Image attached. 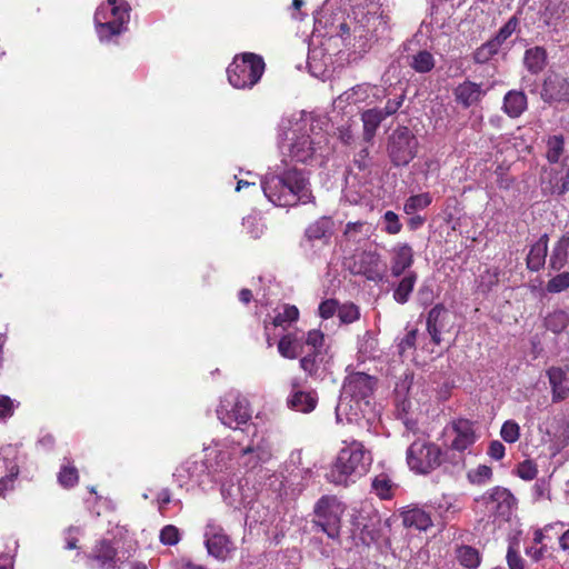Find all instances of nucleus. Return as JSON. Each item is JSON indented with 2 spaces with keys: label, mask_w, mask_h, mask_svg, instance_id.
<instances>
[{
  "label": "nucleus",
  "mask_w": 569,
  "mask_h": 569,
  "mask_svg": "<svg viewBox=\"0 0 569 569\" xmlns=\"http://www.w3.org/2000/svg\"><path fill=\"white\" fill-rule=\"evenodd\" d=\"M370 521L371 523L363 525L360 531V539L367 546L378 541V539L380 538V518L378 516H375L373 518H371Z\"/></svg>",
  "instance_id": "obj_48"
},
{
  "label": "nucleus",
  "mask_w": 569,
  "mask_h": 569,
  "mask_svg": "<svg viewBox=\"0 0 569 569\" xmlns=\"http://www.w3.org/2000/svg\"><path fill=\"white\" fill-rule=\"evenodd\" d=\"M500 437L507 443H515L520 438V426L515 420H507L500 429Z\"/></svg>",
  "instance_id": "obj_52"
},
{
  "label": "nucleus",
  "mask_w": 569,
  "mask_h": 569,
  "mask_svg": "<svg viewBox=\"0 0 569 569\" xmlns=\"http://www.w3.org/2000/svg\"><path fill=\"white\" fill-rule=\"evenodd\" d=\"M333 38L308 39V67L315 77H321L333 64L330 47Z\"/></svg>",
  "instance_id": "obj_14"
},
{
  "label": "nucleus",
  "mask_w": 569,
  "mask_h": 569,
  "mask_svg": "<svg viewBox=\"0 0 569 569\" xmlns=\"http://www.w3.org/2000/svg\"><path fill=\"white\" fill-rule=\"evenodd\" d=\"M299 317V310L296 306H286L282 312H279L272 320L274 327H283L287 323L296 321Z\"/></svg>",
  "instance_id": "obj_55"
},
{
  "label": "nucleus",
  "mask_w": 569,
  "mask_h": 569,
  "mask_svg": "<svg viewBox=\"0 0 569 569\" xmlns=\"http://www.w3.org/2000/svg\"><path fill=\"white\" fill-rule=\"evenodd\" d=\"M376 380L365 372H352L343 381L341 392L358 398L359 400H371Z\"/></svg>",
  "instance_id": "obj_19"
},
{
  "label": "nucleus",
  "mask_w": 569,
  "mask_h": 569,
  "mask_svg": "<svg viewBox=\"0 0 569 569\" xmlns=\"http://www.w3.org/2000/svg\"><path fill=\"white\" fill-rule=\"evenodd\" d=\"M569 248V234H563L555 244L550 258L549 268L559 271L567 263Z\"/></svg>",
  "instance_id": "obj_38"
},
{
  "label": "nucleus",
  "mask_w": 569,
  "mask_h": 569,
  "mask_svg": "<svg viewBox=\"0 0 569 569\" xmlns=\"http://www.w3.org/2000/svg\"><path fill=\"white\" fill-rule=\"evenodd\" d=\"M160 542L164 546H176L180 539V530L173 525H167L160 530Z\"/></svg>",
  "instance_id": "obj_56"
},
{
  "label": "nucleus",
  "mask_w": 569,
  "mask_h": 569,
  "mask_svg": "<svg viewBox=\"0 0 569 569\" xmlns=\"http://www.w3.org/2000/svg\"><path fill=\"white\" fill-rule=\"evenodd\" d=\"M289 408L302 412L309 413L313 411L318 403V396L316 391H302L297 390L291 393L288 398Z\"/></svg>",
  "instance_id": "obj_29"
},
{
  "label": "nucleus",
  "mask_w": 569,
  "mask_h": 569,
  "mask_svg": "<svg viewBox=\"0 0 569 569\" xmlns=\"http://www.w3.org/2000/svg\"><path fill=\"white\" fill-rule=\"evenodd\" d=\"M339 305L335 299H327L319 305V316L323 319L331 318L336 312L338 313Z\"/></svg>",
  "instance_id": "obj_62"
},
{
  "label": "nucleus",
  "mask_w": 569,
  "mask_h": 569,
  "mask_svg": "<svg viewBox=\"0 0 569 569\" xmlns=\"http://www.w3.org/2000/svg\"><path fill=\"white\" fill-rule=\"evenodd\" d=\"M306 337L297 332H289L278 342V351L283 358L296 359L306 352Z\"/></svg>",
  "instance_id": "obj_25"
},
{
  "label": "nucleus",
  "mask_w": 569,
  "mask_h": 569,
  "mask_svg": "<svg viewBox=\"0 0 569 569\" xmlns=\"http://www.w3.org/2000/svg\"><path fill=\"white\" fill-rule=\"evenodd\" d=\"M204 545L208 553L218 560H226L234 550V546L224 529L216 520L211 519L206 525Z\"/></svg>",
  "instance_id": "obj_15"
},
{
  "label": "nucleus",
  "mask_w": 569,
  "mask_h": 569,
  "mask_svg": "<svg viewBox=\"0 0 569 569\" xmlns=\"http://www.w3.org/2000/svg\"><path fill=\"white\" fill-rule=\"evenodd\" d=\"M287 143L281 146L292 161L312 163L328 152V136L321 129L315 130L313 126L306 122H297L287 133Z\"/></svg>",
  "instance_id": "obj_3"
},
{
  "label": "nucleus",
  "mask_w": 569,
  "mask_h": 569,
  "mask_svg": "<svg viewBox=\"0 0 569 569\" xmlns=\"http://www.w3.org/2000/svg\"><path fill=\"white\" fill-rule=\"evenodd\" d=\"M546 51L540 47L528 49L525 53V64L531 73L540 72L546 64Z\"/></svg>",
  "instance_id": "obj_41"
},
{
  "label": "nucleus",
  "mask_w": 569,
  "mask_h": 569,
  "mask_svg": "<svg viewBox=\"0 0 569 569\" xmlns=\"http://www.w3.org/2000/svg\"><path fill=\"white\" fill-rule=\"evenodd\" d=\"M18 473L19 468L14 461L0 457V496H4L7 491L13 488Z\"/></svg>",
  "instance_id": "obj_33"
},
{
  "label": "nucleus",
  "mask_w": 569,
  "mask_h": 569,
  "mask_svg": "<svg viewBox=\"0 0 569 569\" xmlns=\"http://www.w3.org/2000/svg\"><path fill=\"white\" fill-rule=\"evenodd\" d=\"M408 64L418 73H427L435 68L436 61L431 52L419 50L408 57Z\"/></svg>",
  "instance_id": "obj_39"
},
{
  "label": "nucleus",
  "mask_w": 569,
  "mask_h": 569,
  "mask_svg": "<svg viewBox=\"0 0 569 569\" xmlns=\"http://www.w3.org/2000/svg\"><path fill=\"white\" fill-rule=\"evenodd\" d=\"M266 70L263 58L252 52L234 56L227 68L228 82L239 90L252 89Z\"/></svg>",
  "instance_id": "obj_5"
},
{
  "label": "nucleus",
  "mask_w": 569,
  "mask_h": 569,
  "mask_svg": "<svg viewBox=\"0 0 569 569\" xmlns=\"http://www.w3.org/2000/svg\"><path fill=\"white\" fill-rule=\"evenodd\" d=\"M503 39L505 38H490L486 43L476 50L473 54L475 61L477 63L487 62L493 54L499 51Z\"/></svg>",
  "instance_id": "obj_42"
},
{
  "label": "nucleus",
  "mask_w": 569,
  "mask_h": 569,
  "mask_svg": "<svg viewBox=\"0 0 569 569\" xmlns=\"http://www.w3.org/2000/svg\"><path fill=\"white\" fill-rule=\"evenodd\" d=\"M417 279V273L415 271H410L400 280L393 290V299L396 302L400 305L408 302L410 295L416 286Z\"/></svg>",
  "instance_id": "obj_40"
},
{
  "label": "nucleus",
  "mask_w": 569,
  "mask_h": 569,
  "mask_svg": "<svg viewBox=\"0 0 569 569\" xmlns=\"http://www.w3.org/2000/svg\"><path fill=\"white\" fill-rule=\"evenodd\" d=\"M325 336L320 330H310L306 336L307 349L300 359L301 369L311 377H320L327 369L329 356L323 348Z\"/></svg>",
  "instance_id": "obj_12"
},
{
  "label": "nucleus",
  "mask_w": 569,
  "mask_h": 569,
  "mask_svg": "<svg viewBox=\"0 0 569 569\" xmlns=\"http://www.w3.org/2000/svg\"><path fill=\"white\" fill-rule=\"evenodd\" d=\"M527 109V97L522 91L511 90L503 99V110L511 118H518Z\"/></svg>",
  "instance_id": "obj_35"
},
{
  "label": "nucleus",
  "mask_w": 569,
  "mask_h": 569,
  "mask_svg": "<svg viewBox=\"0 0 569 569\" xmlns=\"http://www.w3.org/2000/svg\"><path fill=\"white\" fill-rule=\"evenodd\" d=\"M14 413V405L10 397L0 396V421L7 420Z\"/></svg>",
  "instance_id": "obj_63"
},
{
  "label": "nucleus",
  "mask_w": 569,
  "mask_h": 569,
  "mask_svg": "<svg viewBox=\"0 0 569 569\" xmlns=\"http://www.w3.org/2000/svg\"><path fill=\"white\" fill-rule=\"evenodd\" d=\"M431 201L432 198L428 192L411 196L406 200L403 211L407 214H413L416 211L423 210L430 206Z\"/></svg>",
  "instance_id": "obj_45"
},
{
  "label": "nucleus",
  "mask_w": 569,
  "mask_h": 569,
  "mask_svg": "<svg viewBox=\"0 0 569 569\" xmlns=\"http://www.w3.org/2000/svg\"><path fill=\"white\" fill-rule=\"evenodd\" d=\"M83 535V529L78 526H70L63 531L64 548L73 550L78 548L79 537Z\"/></svg>",
  "instance_id": "obj_59"
},
{
  "label": "nucleus",
  "mask_w": 569,
  "mask_h": 569,
  "mask_svg": "<svg viewBox=\"0 0 569 569\" xmlns=\"http://www.w3.org/2000/svg\"><path fill=\"white\" fill-rule=\"evenodd\" d=\"M266 198L278 207L307 204L315 200L306 170L289 166L284 160L261 180Z\"/></svg>",
  "instance_id": "obj_2"
},
{
  "label": "nucleus",
  "mask_w": 569,
  "mask_h": 569,
  "mask_svg": "<svg viewBox=\"0 0 569 569\" xmlns=\"http://www.w3.org/2000/svg\"><path fill=\"white\" fill-rule=\"evenodd\" d=\"M342 445L327 473V479L335 485L348 486L367 473L372 459L370 452L358 440H343Z\"/></svg>",
  "instance_id": "obj_4"
},
{
  "label": "nucleus",
  "mask_w": 569,
  "mask_h": 569,
  "mask_svg": "<svg viewBox=\"0 0 569 569\" xmlns=\"http://www.w3.org/2000/svg\"><path fill=\"white\" fill-rule=\"evenodd\" d=\"M243 431L249 440L244 445L238 442L236 463L252 470L271 458V447L264 436L259 432L257 425L247 426Z\"/></svg>",
  "instance_id": "obj_6"
},
{
  "label": "nucleus",
  "mask_w": 569,
  "mask_h": 569,
  "mask_svg": "<svg viewBox=\"0 0 569 569\" xmlns=\"http://www.w3.org/2000/svg\"><path fill=\"white\" fill-rule=\"evenodd\" d=\"M368 226L366 222H348L345 229V236L348 240L359 242L367 236Z\"/></svg>",
  "instance_id": "obj_54"
},
{
  "label": "nucleus",
  "mask_w": 569,
  "mask_h": 569,
  "mask_svg": "<svg viewBox=\"0 0 569 569\" xmlns=\"http://www.w3.org/2000/svg\"><path fill=\"white\" fill-rule=\"evenodd\" d=\"M371 403L367 400H359L351 396L340 392L339 401L336 406V419L338 422H359L370 410Z\"/></svg>",
  "instance_id": "obj_18"
},
{
  "label": "nucleus",
  "mask_w": 569,
  "mask_h": 569,
  "mask_svg": "<svg viewBox=\"0 0 569 569\" xmlns=\"http://www.w3.org/2000/svg\"><path fill=\"white\" fill-rule=\"evenodd\" d=\"M516 473L522 480L530 481L537 477L538 467L536 462L528 459L518 465Z\"/></svg>",
  "instance_id": "obj_58"
},
{
  "label": "nucleus",
  "mask_w": 569,
  "mask_h": 569,
  "mask_svg": "<svg viewBox=\"0 0 569 569\" xmlns=\"http://www.w3.org/2000/svg\"><path fill=\"white\" fill-rule=\"evenodd\" d=\"M97 31L103 36H119L127 31L129 21V9L122 0H108L107 3L100 6L94 14Z\"/></svg>",
  "instance_id": "obj_9"
},
{
  "label": "nucleus",
  "mask_w": 569,
  "mask_h": 569,
  "mask_svg": "<svg viewBox=\"0 0 569 569\" xmlns=\"http://www.w3.org/2000/svg\"><path fill=\"white\" fill-rule=\"evenodd\" d=\"M333 221L329 217H321L306 229L308 240L328 241L332 234Z\"/></svg>",
  "instance_id": "obj_36"
},
{
  "label": "nucleus",
  "mask_w": 569,
  "mask_h": 569,
  "mask_svg": "<svg viewBox=\"0 0 569 569\" xmlns=\"http://www.w3.org/2000/svg\"><path fill=\"white\" fill-rule=\"evenodd\" d=\"M565 151V139L562 136L549 137L547 141L546 157L550 163H558Z\"/></svg>",
  "instance_id": "obj_46"
},
{
  "label": "nucleus",
  "mask_w": 569,
  "mask_h": 569,
  "mask_svg": "<svg viewBox=\"0 0 569 569\" xmlns=\"http://www.w3.org/2000/svg\"><path fill=\"white\" fill-rule=\"evenodd\" d=\"M402 522L405 527L426 531L432 526L430 513L419 507L408 508L402 511Z\"/></svg>",
  "instance_id": "obj_31"
},
{
  "label": "nucleus",
  "mask_w": 569,
  "mask_h": 569,
  "mask_svg": "<svg viewBox=\"0 0 569 569\" xmlns=\"http://www.w3.org/2000/svg\"><path fill=\"white\" fill-rule=\"evenodd\" d=\"M79 475L76 467L71 466L70 462L62 465L59 473L58 481L64 488H71L78 483Z\"/></svg>",
  "instance_id": "obj_50"
},
{
  "label": "nucleus",
  "mask_w": 569,
  "mask_h": 569,
  "mask_svg": "<svg viewBox=\"0 0 569 569\" xmlns=\"http://www.w3.org/2000/svg\"><path fill=\"white\" fill-rule=\"evenodd\" d=\"M569 288V271H563L552 277L546 286L549 293H560Z\"/></svg>",
  "instance_id": "obj_53"
},
{
  "label": "nucleus",
  "mask_w": 569,
  "mask_h": 569,
  "mask_svg": "<svg viewBox=\"0 0 569 569\" xmlns=\"http://www.w3.org/2000/svg\"><path fill=\"white\" fill-rule=\"evenodd\" d=\"M451 431L455 438L451 441V449L457 451H465L471 447L476 440V432L473 423L468 419H457L451 423Z\"/></svg>",
  "instance_id": "obj_23"
},
{
  "label": "nucleus",
  "mask_w": 569,
  "mask_h": 569,
  "mask_svg": "<svg viewBox=\"0 0 569 569\" xmlns=\"http://www.w3.org/2000/svg\"><path fill=\"white\" fill-rule=\"evenodd\" d=\"M478 501L486 506L489 513L502 518L509 517L516 505L513 495L503 487H495L488 490Z\"/></svg>",
  "instance_id": "obj_17"
},
{
  "label": "nucleus",
  "mask_w": 569,
  "mask_h": 569,
  "mask_svg": "<svg viewBox=\"0 0 569 569\" xmlns=\"http://www.w3.org/2000/svg\"><path fill=\"white\" fill-rule=\"evenodd\" d=\"M206 462L208 473L213 476L232 471L234 469V459H237V445L228 446L213 442V446L206 447Z\"/></svg>",
  "instance_id": "obj_16"
},
{
  "label": "nucleus",
  "mask_w": 569,
  "mask_h": 569,
  "mask_svg": "<svg viewBox=\"0 0 569 569\" xmlns=\"http://www.w3.org/2000/svg\"><path fill=\"white\" fill-rule=\"evenodd\" d=\"M418 139L405 126L396 128L388 138L387 151L390 161L396 167L407 166L418 152Z\"/></svg>",
  "instance_id": "obj_10"
},
{
  "label": "nucleus",
  "mask_w": 569,
  "mask_h": 569,
  "mask_svg": "<svg viewBox=\"0 0 569 569\" xmlns=\"http://www.w3.org/2000/svg\"><path fill=\"white\" fill-rule=\"evenodd\" d=\"M548 252V236L542 234L530 248L527 256V268L530 271H539L546 263Z\"/></svg>",
  "instance_id": "obj_30"
},
{
  "label": "nucleus",
  "mask_w": 569,
  "mask_h": 569,
  "mask_svg": "<svg viewBox=\"0 0 569 569\" xmlns=\"http://www.w3.org/2000/svg\"><path fill=\"white\" fill-rule=\"evenodd\" d=\"M348 269L355 276H362L369 281L380 282L385 277V266L376 251H362L348 260Z\"/></svg>",
  "instance_id": "obj_13"
},
{
  "label": "nucleus",
  "mask_w": 569,
  "mask_h": 569,
  "mask_svg": "<svg viewBox=\"0 0 569 569\" xmlns=\"http://www.w3.org/2000/svg\"><path fill=\"white\" fill-rule=\"evenodd\" d=\"M391 274L400 277L413 263V251L408 243H399L391 250Z\"/></svg>",
  "instance_id": "obj_26"
},
{
  "label": "nucleus",
  "mask_w": 569,
  "mask_h": 569,
  "mask_svg": "<svg viewBox=\"0 0 569 569\" xmlns=\"http://www.w3.org/2000/svg\"><path fill=\"white\" fill-rule=\"evenodd\" d=\"M372 491L381 499H390L393 495V483L385 473L372 480Z\"/></svg>",
  "instance_id": "obj_47"
},
{
  "label": "nucleus",
  "mask_w": 569,
  "mask_h": 569,
  "mask_svg": "<svg viewBox=\"0 0 569 569\" xmlns=\"http://www.w3.org/2000/svg\"><path fill=\"white\" fill-rule=\"evenodd\" d=\"M117 549L111 541L101 539L97 541L91 551L87 555V559L92 567L99 569H113L117 567Z\"/></svg>",
  "instance_id": "obj_20"
},
{
  "label": "nucleus",
  "mask_w": 569,
  "mask_h": 569,
  "mask_svg": "<svg viewBox=\"0 0 569 569\" xmlns=\"http://www.w3.org/2000/svg\"><path fill=\"white\" fill-rule=\"evenodd\" d=\"M217 416L224 426L242 433L247 426L253 425L250 422L251 412L247 399L233 391L226 393L221 399Z\"/></svg>",
  "instance_id": "obj_8"
},
{
  "label": "nucleus",
  "mask_w": 569,
  "mask_h": 569,
  "mask_svg": "<svg viewBox=\"0 0 569 569\" xmlns=\"http://www.w3.org/2000/svg\"><path fill=\"white\" fill-rule=\"evenodd\" d=\"M412 382L413 373L409 371L405 372L403 376L396 383V396L405 400L410 395Z\"/></svg>",
  "instance_id": "obj_57"
},
{
  "label": "nucleus",
  "mask_w": 569,
  "mask_h": 569,
  "mask_svg": "<svg viewBox=\"0 0 569 569\" xmlns=\"http://www.w3.org/2000/svg\"><path fill=\"white\" fill-rule=\"evenodd\" d=\"M457 558L463 567L469 569L477 568L480 563V553L471 546L459 547L457 549Z\"/></svg>",
  "instance_id": "obj_44"
},
{
  "label": "nucleus",
  "mask_w": 569,
  "mask_h": 569,
  "mask_svg": "<svg viewBox=\"0 0 569 569\" xmlns=\"http://www.w3.org/2000/svg\"><path fill=\"white\" fill-rule=\"evenodd\" d=\"M541 96L547 102L569 103V79L557 73L548 76Z\"/></svg>",
  "instance_id": "obj_22"
},
{
  "label": "nucleus",
  "mask_w": 569,
  "mask_h": 569,
  "mask_svg": "<svg viewBox=\"0 0 569 569\" xmlns=\"http://www.w3.org/2000/svg\"><path fill=\"white\" fill-rule=\"evenodd\" d=\"M206 472H208L206 460L189 458L176 469L173 477L179 487L182 488L189 483H200Z\"/></svg>",
  "instance_id": "obj_21"
},
{
  "label": "nucleus",
  "mask_w": 569,
  "mask_h": 569,
  "mask_svg": "<svg viewBox=\"0 0 569 569\" xmlns=\"http://www.w3.org/2000/svg\"><path fill=\"white\" fill-rule=\"evenodd\" d=\"M442 462L441 449L429 441L416 440L407 449V463L416 473H429Z\"/></svg>",
  "instance_id": "obj_11"
},
{
  "label": "nucleus",
  "mask_w": 569,
  "mask_h": 569,
  "mask_svg": "<svg viewBox=\"0 0 569 569\" xmlns=\"http://www.w3.org/2000/svg\"><path fill=\"white\" fill-rule=\"evenodd\" d=\"M547 376L552 391V401L558 402L569 396V385L567 382V372L559 367H551L547 370Z\"/></svg>",
  "instance_id": "obj_28"
},
{
  "label": "nucleus",
  "mask_w": 569,
  "mask_h": 569,
  "mask_svg": "<svg viewBox=\"0 0 569 569\" xmlns=\"http://www.w3.org/2000/svg\"><path fill=\"white\" fill-rule=\"evenodd\" d=\"M507 563L509 569H526L525 559L520 556L519 551L510 545L507 551Z\"/></svg>",
  "instance_id": "obj_61"
},
{
  "label": "nucleus",
  "mask_w": 569,
  "mask_h": 569,
  "mask_svg": "<svg viewBox=\"0 0 569 569\" xmlns=\"http://www.w3.org/2000/svg\"><path fill=\"white\" fill-rule=\"evenodd\" d=\"M221 495L224 502L236 509L241 506H246L250 502L248 496L243 492V486L241 483H226L221 485Z\"/></svg>",
  "instance_id": "obj_32"
},
{
  "label": "nucleus",
  "mask_w": 569,
  "mask_h": 569,
  "mask_svg": "<svg viewBox=\"0 0 569 569\" xmlns=\"http://www.w3.org/2000/svg\"><path fill=\"white\" fill-rule=\"evenodd\" d=\"M483 96L485 91L482 90L481 84L472 81H465L455 89L457 102L465 108H469L470 106L479 102Z\"/></svg>",
  "instance_id": "obj_27"
},
{
  "label": "nucleus",
  "mask_w": 569,
  "mask_h": 569,
  "mask_svg": "<svg viewBox=\"0 0 569 569\" xmlns=\"http://www.w3.org/2000/svg\"><path fill=\"white\" fill-rule=\"evenodd\" d=\"M385 119L382 112H380V108H372L362 112L363 138L367 142L372 140L378 127Z\"/></svg>",
  "instance_id": "obj_37"
},
{
  "label": "nucleus",
  "mask_w": 569,
  "mask_h": 569,
  "mask_svg": "<svg viewBox=\"0 0 569 569\" xmlns=\"http://www.w3.org/2000/svg\"><path fill=\"white\" fill-rule=\"evenodd\" d=\"M467 478L472 485H486L492 478V469L487 465H479L467 472Z\"/></svg>",
  "instance_id": "obj_49"
},
{
  "label": "nucleus",
  "mask_w": 569,
  "mask_h": 569,
  "mask_svg": "<svg viewBox=\"0 0 569 569\" xmlns=\"http://www.w3.org/2000/svg\"><path fill=\"white\" fill-rule=\"evenodd\" d=\"M561 174L556 170H551L555 172V176L549 181L548 191L551 194L562 196L569 191V158L566 157L561 162Z\"/></svg>",
  "instance_id": "obj_34"
},
{
  "label": "nucleus",
  "mask_w": 569,
  "mask_h": 569,
  "mask_svg": "<svg viewBox=\"0 0 569 569\" xmlns=\"http://www.w3.org/2000/svg\"><path fill=\"white\" fill-rule=\"evenodd\" d=\"M391 30L380 0H356L350 12L339 0H326L315 14L311 36H368Z\"/></svg>",
  "instance_id": "obj_1"
},
{
  "label": "nucleus",
  "mask_w": 569,
  "mask_h": 569,
  "mask_svg": "<svg viewBox=\"0 0 569 569\" xmlns=\"http://www.w3.org/2000/svg\"><path fill=\"white\" fill-rule=\"evenodd\" d=\"M405 97L401 94L395 99H389L383 108H380L385 118L395 114L402 106Z\"/></svg>",
  "instance_id": "obj_64"
},
{
  "label": "nucleus",
  "mask_w": 569,
  "mask_h": 569,
  "mask_svg": "<svg viewBox=\"0 0 569 569\" xmlns=\"http://www.w3.org/2000/svg\"><path fill=\"white\" fill-rule=\"evenodd\" d=\"M385 231L389 234H397L401 231L402 224L396 212L388 210L383 214Z\"/></svg>",
  "instance_id": "obj_60"
},
{
  "label": "nucleus",
  "mask_w": 569,
  "mask_h": 569,
  "mask_svg": "<svg viewBox=\"0 0 569 569\" xmlns=\"http://www.w3.org/2000/svg\"><path fill=\"white\" fill-rule=\"evenodd\" d=\"M343 508L336 497L323 496L315 506L312 520L316 532H323L328 538L338 540Z\"/></svg>",
  "instance_id": "obj_7"
},
{
  "label": "nucleus",
  "mask_w": 569,
  "mask_h": 569,
  "mask_svg": "<svg viewBox=\"0 0 569 569\" xmlns=\"http://www.w3.org/2000/svg\"><path fill=\"white\" fill-rule=\"evenodd\" d=\"M338 317L345 325L353 323L360 318L359 307L352 302H347L339 306Z\"/></svg>",
  "instance_id": "obj_51"
},
{
  "label": "nucleus",
  "mask_w": 569,
  "mask_h": 569,
  "mask_svg": "<svg viewBox=\"0 0 569 569\" xmlns=\"http://www.w3.org/2000/svg\"><path fill=\"white\" fill-rule=\"evenodd\" d=\"M569 325V313L565 310H555L545 319V326L553 333L562 332Z\"/></svg>",
  "instance_id": "obj_43"
},
{
  "label": "nucleus",
  "mask_w": 569,
  "mask_h": 569,
  "mask_svg": "<svg viewBox=\"0 0 569 569\" xmlns=\"http://www.w3.org/2000/svg\"><path fill=\"white\" fill-rule=\"evenodd\" d=\"M449 312L442 303L431 308L427 316V331L435 345L442 341L441 333L447 329Z\"/></svg>",
  "instance_id": "obj_24"
}]
</instances>
